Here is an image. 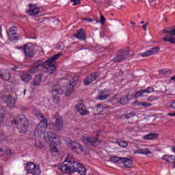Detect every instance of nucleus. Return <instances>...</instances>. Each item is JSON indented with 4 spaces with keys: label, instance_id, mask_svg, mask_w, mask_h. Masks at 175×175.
Listing matches in <instances>:
<instances>
[{
    "label": "nucleus",
    "instance_id": "obj_60",
    "mask_svg": "<svg viewBox=\"0 0 175 175\" xmlns=\"http://www.w3.org/2000/svg\"><path fill=\"white\" fill-rule=\"evenodd\" d=\"M2 75H3V74L1 73V70H0V79H1Z\"/></svg>",
    "mask_w": 175,
    "mask_h": 175
},
{
    "label": "nucleus",
    "instance_id": "obj_52",
    "mask_svg": "<svg viewBox=\"0 0 175 175\" xmlns=\"http://www.w3.org/2000/svg\"><path fill=\"white\" fill-rule=\"evenodd\" d=\"M17 69H18V67H17V66H14V68H12V70H14V72H16V70H17Z\"/></svg>",
    "mask_w": 175,
    "mask_h": 175
},
{
    "label": "nucleus",
    "instance_id": "obj_45",
    "mask_svg": "<svg viewBox=\"0 0 175 175\" xmlns=\"http://www.w3.org/2000/svg\"><path fill=\"white\" fill-rule=\"evenodd\" d=\"M169 161H167V163H173V162L175 161V156L172 155V157H170Z\"/></svg>",
    "mask_w": 175,
    "mask_h": 175
},
{
    "label": "nucleus",
    "instance_id": "obj_40",
    "mask_svg": "<svg viewBox=\"0 0 175 175\" xmlns=\"http://www.w3.org/2000/svg\"><path fill=\"white\" fill-rule=\"evenodd\" d=\"M159 99V97L155 96H150L148 98V102H154L155 100H158Z\"/></svg>",
    "mask_w": 175,
    "mask_h": 175
},
{
    "label": "nucleus",
    "instance_id": "obj_12",
    "mask_svg": "<svg viewBox=\"0 0 175 175\" xmlns=\"http://www.w3.org/2000/svg\"><path fill=\"white\" fill-rule=\"evenodd\" d=\"M29 8L27 10L26 13L29 16H37L40 13V8L38 7L36 5L30 3L28 5Z\"/></svg>",
    "mask_w": 175,
    "mask_h": 175
},
{
    "label": "nucleus",
    "instance_id": "obj_44",
    "mask_svg": "<svg viewBox=\"0 0 175 175\" xmlns=\"http://www.w3.org/2000/svg\"><path fill=\"white\" fill-rule=\"evenodd\" d=\"M71 2H73V6H76V5H80V0H70Z\"/></svg>",
    "mask_w": 175,
    "mask_h": 175
},
{
    "label": "nucleus",
    "instance_id": "obj_7",
    "mask_svg": "<svg viewBox=\"0 0 175 175\" xmlns=\"http://www.w3.org/2000/svg\"><path fill=\"white\" fill-rule=\"evenodd\" d=\"M19 50H23L25 57H32L35 55V51H33V45L31 43L25 44L23 47H19Z\"/></svg>",
    "mask_w": 175,
    "mask_h": 175
},
{
    "label": "nucleus",
    "instance_id": "obj_5",
    "mask_svg": "<svg viewBox=\"0 0 175 175\" xmlns=\"http://www.w3.org/2000/svg\"><path fill=\"white\" fill-rule=\"evenodd\" d=\"M25 169L29 174L39 175L42 172L40 171V165L33 163H27Z\"/></svg>",
    "mask_w": 175,
    "mask_h": 175
},
{
    "label": "nucleus",
    "instance_id": "obj_53",
    "mask_svg": "<svg viewBox=\"0 0 175 175\" xmlns=\"http://www.w3.org/2000/svg\"><path fill=\"white\" fill-rule=\"evenodd\" d=\"M134 103H135V105H136L137 106H139V105L140 103H142V102H139V101H135Z\"/></svg>",
    "mask_w": 175,
    "mask_h": 175
},
{
    "label": "nucleus",
    "instance_id": "obj_56",
    "mask_svg": "<svg viewBox=\"0 0 175 175\" xmlns=\"http://www.w3.org/2000/svg\"><path fill=\"white\" fill-rule=\"evenodd\" d=\"M85 20L86 21H90V23H92V19H91V18H85Z\"/></svg>",
    "mask_w": 175,
    "mask_h": 175
},
{
    "label": "nucleus",
    "instance_id": "obj_36",
    "mask_svg": "<svg viewBox=\"0 0 175 175\" xmlns=\"http://www.w3.org/2000/svg\"><path fill=\"white\" fill-rule=\"evenodd\" d=\"M116 144L120 146V147L125 148L128 146V144L125 141H116Z\"/></svg>",
    "mask_w": 175,
    "mask_h": 175
},
{
    "label": "nucleus",
    "instance_id": "obj_24",
    "mask_svg": "<svg viewBox=\"0 0 175 175\" xmlns=\"http://www.w3.org/2000/svg\"><path fill=\"white\" fill-rule=\"evenodd\" d=\"M40 83H42V75H36L32 85H34V87H39V85H40Z\"/></svg>",
    "mask_w": 175,
    "mask_h": 175
},
{
    "label": "nucleus",
    "instance_id": "obj_17",
    "mask_svg": "<svg viewBox=\"0 0 175 175\" xmlns=\"http://www.w3.org/2000/svg\"><path fill=\"white\" fill-rule=\"evenodd\" d=\"M74 38L79 40H85V39H87V35L85 34L84 29H81L78 30L77 33L74 34Z\"/></svg>",
    "mask_w": 175,
    "mask_h": 175
},
{
    "label": "nucleus",
    "instance_id": "obj_59",
    "mask_svg": "<svg viewBox=\"0 0 175 175\" xmlns=\"http://www.w3.org/2000/svg\"><path fill=\"white\" fill-rule=\"evenodd\" d=\"M25 92H27V89L24 90V95H25Z\"/></svg>",
    "mask_w": 175,
    "mask_h": 175
},
{
    "label": "nucleus",
    "instance_id": "obj_50",
    "mask_svg": "<svg viewBox=\"0 0 175 175\" xmlns=\"http://www.w3.org/2000/svg\"><path fill=\"white\" fill-rule=\"evenodd\" d=\"M0 175H3V167L0 165Z\"/></svg>",
    "mask_w": 175,
    "mask_h": 175
},
{
    "label": "nucleus",
    "instance_id": "obj_3",
    "mask_svg": "<svg viewBox=\"0 0 175 175\" xmlns=\"http://www.w3.org/2000/svg\"><path fill=\"white\" fill-rule=\"evenodd\" d=\"M12 123L18 126L20 133H27L28 131V120L25 118V116H18L16 120H12Z\"/></svg>",
    "mask_w": 175,
    "mask_h": 175
},
{
    "label": "nucleus",
    "instance_id": "obj_15",
    "mask_svg": "<svg viewBox=\"0 0 175 175\" xmlns=\"http://www.w3.org/2000/svg\"><path fill=\"white\" fill-rule=\"evenodd\" d=\"M161 48L158 46L152 47V49L146 51V52H144L141 53L142 57H148L150 55H154V54H157L158 51H159Z\"/></svg>",
    "mask_w": 175,
    "mask_h": 175
},
{
    "label": "nucleus",
    "instance_id": "obj_1",
    "mask_svg": "<svg viewBox=\"0 0 175 175\" xmlns=\"http://www.w3.org/2000/svg\"><path fill=\"white\" fill-rule=\"evenodd\" d=\"M59 169L62 173H66L67 174H72L76 172L80 175L87 174V169L84 165L76 161V159L70 155L66 158V161L60 166Z\"/></svg>",
    "mask_w": 175,
    "mask_h": 175
},
{
    "label": "nucleus",
    "instance_id": "obj_10",
    "mask_svg": "<svg viewBox=\"0 0 175 175\" xmlns=\"http://www.w3.org/2000/svg\"><path fill=\"white\" fill-rule=\"evenodd\" d=\"M127 55H129V51H119L116 55L113 57V61L114 62H122V61L126 58Z\"/></svg>",
    "mask_w": 175,
    "mask_h": 175
},
{
    "label": "nucleus",
    "instance_id": "obj_27",
    "mask_svg": "<svg viewBox=\"0 0 175 175\" xmlns=\"http://www.w3.org/2000/svg\"><path fill=\"white\" fill-rule=\"evenodd\" d=\"M162 32L163 33H167L166 38H172V36H175V27L172 29L171 30H166L163 29L162 30Z\"/></svg>",
    "mask_w": 175,
    "mask_h": 175
},
{
    "label": "nucleus",
    "instance_id": "obj_55",
    "mask_svg": "<svg viewBox=\"0 0 175 175\" xmlns=\"http://www.w3.org/2000/svg\"><path fill=\"white\" fill-rule=\"evenodd\" d=\"M170 80H171L172 81H175V75L173 76V77H172L171 79H170Z\"/></svg>",
    "mask_w": 175,
    "mask_h": 175
},
{
    "label": "nucleus",
    "instance_id": "obj_30",
    "mask_svg": "<svg viewBox=\"0 0 175 175\" xmlns=\"http://www.w3.org/2000/svg\"><path fill=\"white\" fill-rule=\"evenodd\" d=\"M12 77V74L9 71H6L4 74L2 75V77L1 79L2 80H5V81H9Z\"/></svg>",
    "mask_w": 175,
    "mask_h": 175
},
{
    "label": "nucleus",
    "instance_id": "obj_2",
    "mask_svg": "<svg viewBox=\"0 0 175 175\" xmlns=\"http://www.w3.org/2000/svg\"><path fill=\"white\" fill-rule=\"evenodd\" d=\"M62 53H57L54 55L52 57L48 59L44 65V72H46L48 75H53L57 70L55 68V60L60 58Z\"/></svg>",
    "mask_w": 175,
    "mask_h": 175
},
{
    "label": "nucleus",
    "instance_id": "obj_23",
    "mask_svg": "<svg viewBox=\"0 0 175 175\" xmlns=\"http://www.w3.org/2000/svg\"><path fill=\"white\" fill-rule=\"evenodd\" d=\"M121 163H122L124 167L129 168L132 166V160L129 158L122 157Z\"/></svg>",
    "mask_w": 175,
    "mask_h": 175
},
{
    "label": "nucleus",
    "instance_id": "obj_37",
    "mask_svg": "<svg viewBox=\"0 0 175 175\" xmlns=\"http://www.w3.org/2000/svg\"><path fill=\"white\" fill-rule=\"evenodd\" d=\"M144 94H151V92H154V88L148 87L146 89L143 90Z\"/></svg>",
    "mask_w": 175,
    "mask_h": 175
},
{
    "label": "nucleus",
    "instance_id": "obj_22",
    "mask_svg": "<svg viewBox=\"0 0 175 175\" xmlns=\"http://www.w3.org/2000/svg\"><path fill=\"white\" fill-rule=\"evenodd\" d=\"M109 96H110V94H109V91L106 89H104V90L101 91L100 94L98 97V99L100 100H105V99H107Z\"/></svg>",
    "mask_w": 175,
    "mask_h": 175
},
{
    "label": "nucleus",
    "instance_id": "obj_25",
    "mask_svg": "<svg viewBox=\"0 0 175 175\" xmlns=\"http://www.w3.org/2000/svg\"><path fill=\"white\" fill-rule=\"evenodd\" d=\"M135 154H142V155H148V154H151L150 149L148 148H139L134 151Z\"/></svg>",
    "mask_w": 175,
    "mask_h": 175
},
{
    "label": "nucleus",
    "instance_id": "obj_4",
    "mask_svg": "<svg viewBox=\"0 0 175 175\" xmlns=\"http://www.w3.org/2000/svg\"><path fill=\"white\" fill-rule=\"evenodd\" d=\"M36 117L40 120L39 124L36 126V128L34 131V135H42L43 131L47 128V125H49L47 118H44V115L40 112L36 113Z\"/></svg>",
    "mask_w": 175,
    "mask_h": 175
},
{
    "label": "nucleus",
    "instance_id": "obj_20",
    "mask_svg": "<svg viewBox=\"0 0 175 175\" xmlns=\"http://www.w3.org/2000/svg\"><path fill=\"white\" fill-rule=\"evenodd\" d=\"M104 109L105 108L103 107V105H102V104L96 105V108L92 109L93 115L98 116L102 112H103Z\"/></svg>",
    "mask_w": 175,
    "mask_h": 175
},
{
    "label": "nucleus",
    "instance_id": "obj_34",
    "mask_svg": "<svg viewBox=\"0 0 175 175\" xmlns=\"http://www.w3.org/2000/svg\"><path fill=\"white\" fill-rule=\"evenodd\" d=\"M143 90H140L139 91H136L135 93L132 94L133 98H135L137 99V98H139L140 96H143L144 94Z\"/></svg>",
    "mask_w": 175,
    "mask_h": 175
},
{
    "label": "nucleus",
    "instance_id": "obj_43",
    "mask_svg": "<svg viewBox=\"0 0 175 175\" xmlns=\"http://www.w3.org/2000/svg\"><path fill=\"white\" fill-rule=\"evenodd\" d=\"M4 154H5V155H11L12 154V150L9 148H5Z\"/></svg>",
    "mask_w": 175,
    "mask_h": 175
},
{
    "label": "nucleus",
    "instance_id": "obj_61",
    "mask_svg": "<svg viewBox=\"0 0 175 175\" xmlns=\"http://www.w3.org/2000/svg\"><path fill=\"white\" fill-rule=\"evenodd\" d=\"M140 24H144V21H142Z\"/></svg>",
    "mask_w": 175,
    "mask_h": 175
},
{
    "label": "nucleus",
    "instance_id": "obj_28",
    "mask_svg": "<svg viewBox=\"0 0 175 175\" xmlns=\"http://www.w3.org/2000/svg\"><path fill=\"white\" fill-rule=\"evenodd\" d=\"M70 148L72 150H80V151H83V146L79 142H72Z\"/></svg>",
    "mask_w": 175,
    "mask_h": 175
},
{
    "label": "nucleus",
    "instance_id": "obj_16",
    "mask_svg": "<svg viewBox=\"0 0 175 175\" xmlns=\"http://www.w3.org/2000/svg\"><path fill=\"white\" fill-rule=\"evenodd\" d=\"M76 109L81 116H87L88 114V111L85 109V105L81 103L77 104Z\"/></svg>",
    "mask_w": 175,
    "mask_h": 175
},
{
    "label": "nucleus",
    "instance_id": "obj_46",
    "mask_svg": "<svg viewBox=\"0 0 175 175\" xmlns=\"http://www.w3.org/2000/svg\"><path fill=\"white\" fill-rule=\"evenodd\" d=\"M148 22H146L144 25H142V28L144 31H147V27H148Z\"/></svg>",
    "mask_w": 175,
    "mask_h": 175
},
{
    "label": "nucleus",
    "instance_id": "obj_62",
    "mask_svg": "<svg viewBox=\"0 0 175 175\" xmlns=\"http://www.w3.org/2000/svg\"><path fill=\"white\" fill-rule=\"evenodd\" d=\"M93 1H94L96 2V1H98V0H93Z\"/></svg>",
    "mask_w": 175,
    "mask_h": 175
},
{
    "label": "nucleus",
    "instance_id": "obj_39",
    "mask_svg": "<svg viewBox=\"0 0 175 175\" xmlns=\"http://www.w3.org/2000/svg\"><path fill=\"white\" fill-rule=\"evenodd\" d=\"M173 155H170V154H165L163 156L162 159L163 161H165V162H169V159H170V158H172Z\"/></svg>",
    "mask_w": 175,
    "mask_h": 175
},
{
    "label": "nucleus",
    "instance_id": "obj_41",
    "mask_svg": "<svg viewBox=\"0 0 175 175\" xmlns=\"http://www.w3.org/2000/svg\"><path fill=\"white\" fill-rule=\"evenodd\" d=\"M138 106H143V107H151V106H152V104L149 103H142L138 104Z\"/></svg>",
    "mask_w": 175,
    "mask_h": 175
},
{
    "label": "nucleus",
    "instance_id": "obj_38",
    "mask_svg": "<svg viewBox=\"0 0 175 175\" xmlns=\"http://www.w3.org/2000/svg\"><path fill=\"white\" fill-rule=\"evenodd\" d=\"M135 116H136V113L131 112L126 114H123L122 117H124V118H126L127 120H129L131 117H135Z\"/></svg>",
    "mask_w": 175,
    "mask_h": 175
},
{
    "label": "nucleus",
    "instance_id": "obj_51",
    "mask_svg": "<svg viewBox=\"0 0 175 175\" xmlns=\"http://www.w3.org/2000/svg\"><path fill=\"white\" fill-rule=\"evenodd\" d=\"M168 116H170V117H175V112L174 113H168Z\"/></svg>",
    "mask_w": 175,
    "mask_h": 175
},
{
    "label": "nucleus",
    "instance_id": "obj_58",
    "mask_svg": "<svg viewBox=\"0 0 175 175\" xmlns=\"http://www.w3.org/2000/svg\"><path fill=\"white\" fill-rule=\"evenodd\" d=\"M0 152H3V148H0Z\"/></svg>",
    "mask_w": 175,
    "mask_h": 175
},
{
    "label": "nucleus",
    "instance_id": "obj_13",
    "mask_svg": "<svg viewBox=\"0 0 175 175\" xmlns=\"http://www.w3.org/2000/svg\"><path fill=\"white\" fill-rule=\"evenodd\" d=\"M54 117L55 120V128H56L57 131H61V129H62V126H64V119H62V116L58 113H55Z\"/></svg>",
    "mask_w": 175,
    "mask_h": 175
},
{
    "label": "nucleus",
    "instance_id": "obj_8",
    "mask_svg": "<svg viewBox=\"0 0 175 175\" xmlns=\"http://www.w3.org/2000/svg\"><path fill=\"white\" fill-rule=\"evenodd\" d=\"M82 142H83V143H85V144H90L93 147H96V146H99L100 144L99 139L95 137H83Z\"/></svg>",
    "mask_w": 175,
    "mask_h": 175
},
{
    "label": "nucleus",
    "instance_id": "obj_57",
    "mask_svg": "<svg viewBox=\"0 0 175 175\" xmlns=\"http://www.w3.org/2000/svg\"><path fill=\"white\" fill-rule=\"evenodd\" d=\"M157 0H149L150 3H154Z\"/></svg>",
    "mask_w": 175,
    "mask_h": 175
},
{
    "label": "nucleus",
    "instance_id": "obj_9",
    "mask_svg": "<svg viewBox=\"0 0 175 175\" xmlns=\"http://www.w3.org/2000/svg\"><path fill=\"white\" fill-rule=\"evenodd\" d=\"M44 64L45 62L41 60L36 61L33 63L32 68L29 70V72L32 74L38 73L40 69L44 68Z\"/></svg>",
    "mask_w": 175,
    "mask_h": 175
},
{
    "label": "nucleus",
    "instance_id": "obj_29",
    "mask_svg": "<svg viewBox=\"0 0 175 175\" xmlns=\"http://www.w3.org/2000/svg\"><path fill=\"white\" fill-rule=\"evenodd\" d=\"M16 103V100L14 98L10 96L7 99V105L8 107H14V105Z\"/></svg>",
    "mask_w": 175,
    "mask_h": 175
},
{
    "label": "nucleus",
    "instance_id": "obj_49",
    "mask_svg": "<svg viewBox=\"0 0 175 175\" xmlns=\"http://www.w3.org/2000/svg\"><path fill=\"white\" fill-rule=\"evenodd\" d=\"M3 121V114L0 115V124H2V122Z\"/></svg>",
    "mask_w": 175,
    "mask_h": 175
},
{
    "label": "nucleus",
    "instance_id": "obj_11",
    "mask_svg": "<svg viewBox=\"0 0 175 175\" xmlns=\"http://www.w3.org/2000/svg\"><path fill=\"white\" fill-rule=\"evenodd\" d=\"M59 91H61L59 85H55L52 89V94L53 95L52 100L54 105H58V103H59V96H58Z\"/></svg>",
    "mask_w": 175,
    "mask_h": 175
},
{
    "label": "nucleus",
    "instance_id": "obj_35",
    "mask_svg": "<svg viewBox=\"0 0 175 175\" xmlns=\"http://www.w3.org/2000/svg\"><path fill=\"white\" fill-rule=\"evenodd\" d=\"M55 142H51L50 143V148H51V151L52 154H55V152H58V149L55 148Z\"/></svg>",
    "mask_w": 175,
    "mask_h": 175
},
{
    "label": "nucleus",
    "instance_id": "obj_48",
    "mask_svg": "<svg viewBox=\"0 0 175 175\" xmlns=\"http://www.w3.org/2000/svg\"><path fill=\"white\" fill-rule=\"evenodd\" d=\"M41 20H42V23H44V22H46V21H49V18L42 17V18H41Z\"/></svg>",
    "mask_w": 175,
    "mask_h": 175
},
{
    "label": "nucleus",
    "instance_id": "obj_32",
    "mask_svg": "<svg viewBox=\"0 0 175 175\" xmlns=\"http://www.w3.org/2000/svg\"><path fill=\"white\" fill-rule=\"evenodd\" d=\"M122 160V157H118L112 156L110 157V161L113 162V163H121Z\"/></svg>",
    "mask_w": 175,
    "mask_h": 175
},
{
    "label": "nucleus",
    "instance_id": "obj_14",
    "mask_svg": "<svg viewBox=\"0 0 175 175\" xmlns=\"http://www.w3.org/2000/svg\"><path fill=\"white\" fill-rule=\"evenodd\" d=\"M98 77H99V73H98V72H94L92 75H90L84 80L85 85H90V84H91V83H92V81H95V80H96V79H98Z\"/></svg>",
    "mask_w": 175,
    "mask_h": 175
},
{
    "label": "nucleus",
    "instance_id": "obj_26",
    "mask_svg": "<svg viewBox=\"0 0 175 175\" xmlns=\"http://www.w3.org/2000/svg\"><path fill=\"white\" fill-rule=\"evenodd\" d=\"M21 79L22 81H24V83H28V81L32 80V75H31V74H29V71H28L27 73L22 75L21 76Z\"/></svg>",
    "mask_w": 175,
    "mask_h": 175
},
{
    "label": "nucleus",
    "instance_id": "obj_42",
    "mask_svg": "<svg viewBox=\"0 0 175 175\" xmlns=\"http://www.w3.org/2000/svg\"><path fill=\"white\" fill-rule=\"evenodd\" d=\"M100 23L101 25H105V23H106V18H105V16L102 14H100Z\"/></svg>",
    "mask_w": 175,
    "mask_h": 175
},
{
    "label": "nucleus",
    "instance_id": "obj_21",
    "mask_svg": "<svg viewBox=\"0 0 175 175\" xmlns=\"http://www.w3.org/2000/svg\"><path fill=\"white\" fill-rule=\"evenodd\" d=\"M158 137H159V134L154 133H150L144 136V140H157Z\"/></svg>",
    "mask_w": 175,
    "mask_h": 175
},
{
    "label": "nucleus",
    "instance_id": "obj_63",
    "mask_svg": "<svg viewBox=\"0 0 175 175\" xmlns=\"http://www.w3.org/2000/svg\"><path fill=\"white\" fill-rule=\"evenodd\" d=\"M66 93L68 94V90H66Z\"/></svg>",
    "mask_w": 175,
    "mask_h": 175
},
{
    "label": "nucleus",
    "instance_id": "obj_47",
    "mask_svg": "<svg viewBox=\"0 0 175 175\" xmlns=\"http://www.w3.org/2000/svg\"><path fill=\"white\" fill-rule=\"evenodd\" d=\"M70 79H72V76L70 75V74L66 75L65 80H69Z\"/></svg>",
    "mask_w": 175,
    "mask_h": 175
},
{
    "label": "nucleus",
    "instance_id": "obj_31",
    "mask_svg": "<svg viewBox=\"0 0 175 175\" xmlns=\"http://www.w3.org/2000/svg\"><path fill=\"white\" fill-rule=\"evenodd\" d=\"M129 97L128 96H124L120 99V105H128L129 103Z\"/></svg>",
    "mask_w": 175,
    "mask_h": 175
},
{
    "label": "nucleus",
    "instance_id": "obj_6",
    "mask_svg": "<svg viewBox=\"0 0 175 175\" xmlns=\"http://www.w3.org/2000/svg\"><path fill=\"white\" fill-rule=\"evenodd\" d=\"M18 27L14 26L10 27L8 30H7V35L8 36L9 40L10 42H16V40H18Z\"/></svg>",
    "mask_w": 175,
    "mask_h": 175
},
{
    "label": "nucleus",
    "instance_id": "obj_18",
    "mask_svg": "<svg viewBox=\"0 0 175 175\" xmlns=\"http://www.w3.org/2000/svg\"><path fill=\"white\" fill-rule=\"evenodd\" d=\"M44 134V139L45 140H53L54 139H57V134L53 133V131H46L44 130L42 135Z\"/></svg>",
    "mask_w": 175,
    "mask_h": 175
},
{
    "label": "nucleus",
    "instance_id": "obj_19",
    "mask_svg": "<svg viewBox=\"0 0 175 175\" xmlns=\"http://www.w3.org/2000/svg\"><path fill=\"white\" fill-rule=\"evenodd\" d=\"M79 81V77L77 76H75L71 79L68 83L69 92H72V90H73V87L77 84Z\"/></svg>",
    "mask_w": 175,
    "mask_h": 175
},
{
    "label": "nucleus",
    "instance_id": "obj_33",
    "mask_svg": "<svg viewBox=\"0 0 175 175\" xmlns=\"http://www.w3.org/2000/svg\"><path fill=\"white\" fill-rule=\"evenodd\" d=\"M163 40L164 42H169L170 43H171L172 44H175V38L172 36H168V37H164L163 38Z\"/></svg>",
    "mask_w": 175,
    "mask_h": 175
},
{
    "label": "nucleus",
    "instance_id": "obj_54",
    "mask_svg": "<svg viewBox=\"0 0 175 175\" xmlns=\"http://www.w3.org/2000/svg\"><path fill=\"white\" fill-rule=\"evenodd\" d=\"M131 27L133 28V25H136V23H135V22H133V21H131Z\"/></svg>",
    "mask_w": 175,
    "mask_h": 175
}]
</instances>
